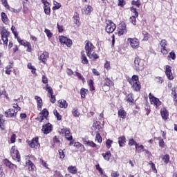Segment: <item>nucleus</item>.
Returning <instances> with one entry per match:
<instances>
[{
  "label": "nucleus",
  "instance_id": "a18cd8bd",
  "mask_svg": "<svg viewBox=\"0 0 177 177\" xmlns=\"http://www.w3.org/2000/svg\"><path fill=\"white\" fill-rule=\"evenodd\" d=\"M53 113H54V115H55L57 120L60 121L62 120V115H59V112H57V111H56V110H54Z\"/></svg>",
  "mask_w": 177,
  "mask_h": 177
},
{
  "label": "nucleus",
  "instance_id": "412c9836",
  "mask_svg": "<svg viewBox=\"0 0 177 177\" xmlns=\"http://www.w3.org/2000/svg\"><path fill=\"white\" fill-rule=\"evenodd\" d=\"M35 99L37 100V109L41 111L42 110V99L41 97H38L37 95L35 96Z\"/></svg>",
  "mask_w": 177,
  "mask_h": 177
},
{
  "label": "nucleus",
  "instance_id": "338daca9",
  "mask_svg": "<svg viewBox=\"0 0 177 177\" xmlns=\"http://www.w3.org/2000/svg\"><path fill=\"white\" fill-rule=\"evenodd\" d=\"M156 82H159V84H162V82H163L162 77H157L156 78Z\"/></svg>",
  "mask_w": 177,
  "mask_h": 177
},
{
  "label": "nucleus",
  "instance_id": "603ef678",
  "mask_svg": "<svg viewBox=\"0 0 177 177\" xmlns=\"http://www.w3.org/2000/svg\"><path fill=\"white\" fill-rule=\"evenodd\" d=\"M107 149H110L111 147V145H113V140L108 139L106 142Z\"/></svg>",
  "mask_w": 177,
  "mask_h": 177
},
{
  "label": "nucleus",
  "instance_id": "f704fd0d",
  "mask_svg": "<svg viewBox=\"0 0 177 177\" xmlns=\"http://www.w3.org/2000/svg\"><path fill=\"white\" fill-rule=\"evenodd\" d=\"M127 100L129 103H131V104H133V95L132 93L129 94L127 96Z\"/></svg>",
  "mask_w": 177,
  "mask_h": 177
},
{
  "label": "nucleus",
  "instance_id": "e2e57ef3",
  "mask_svg": "<svg viewBox=\"0 0 177 177\" xmlns=\"http://www.w3.org/2000/svg\"><path fill=\"white\" fill-rule=\"evenodd\" d=\"M42 82L43 84H48V77H46V76H42Z\"/></svg>",
  "mask_w": 177,
  "mask_h": 177
},
{
  "label": "nucleus",
  "instance_id": "8fccbe9b",
  "mask_svg": "<svg viewBox=\"0 0 177 177\" xmlns=\"http://www.w3.org/2000/svg\"><path fill=\"white\" fill-rule=\"evenodd\" d=\"M131 3H132V5H134L135 6H137V8L140 7V0L132 1Z\"/></svg>",
  "mask_w": 177,
  "mask_h": 177
},
{
  "label": "nucleus",
  "instance_id": "5fc2aeb1",
  "mask_svg": "<svg viewBox=\"0 0 177 177\" xmlns=\"http://www.w3.org/2000/svg\"><path fill=\"white\" fill-rule=\"evenodd\" d=\"M75 73L76 74L75 75H76V77H77L79 80H82L84 81V77H82V75H81V73H78L77 71H76Z\"/></svg>",
  "mask_w": 177,
  "mask_h": 177
},
{
  "label": "nucleus",
  "instance_id": "c85d7f7f",
  "mask_svg": "<svg viewBox=\"0 0 177 177\" xmlns=\"http://www.w3.org/2000/svg\"><path fill=\"white\" fill-rule=\"evenodd\" d=\"M125 142H126L125 136H122L118 138V143H119L120 147H124V146L125 145Z\"/></svg>",
  "mask_w": 177,
  "mask_h": 177
},
{
  "label": "nucleus",
  "instance_id": "9d476101",
  "mask_svg": "<svg viewBox=\"0 0 177 177\" xmlns=\"http://www.w3.org/2000/svg\"><path fill=\"white\" fill-rule=\"evenodd\" d=\"M127 42L133 49H138L139 48V40L136 38H129Z\"/></svg>",
  "mask_w": 177,
  "mask_h": 177
},
{
  "label": "nucleus",
  "instance_id": "774afa93",
  "mask_svg": "<svg viewBox=\"0 0 177 177\" xmlns=\"http://www.w3.org/2000/svg\"><path fill=\"white\" fill-rule=\"evenodd\" d=\"M65 155H64V152L63 151V150H59V158H64Z\"/></svg>",
  "mask_w": 177,
  "mask_h": 177
},
{
  "label": "nucleus",
  "instance_id": "f03ea898",
  "mask_svg": "<svg viewBox=\"0 0 177 177\" xmlns=\"http://www.w3.org/2000/svg\"><path fill=\"white\" fill-rule=\"evenodd\" d=\"M13 108L15 109H10L5 112L6 117H7L8 118L16 117V115H17V111H20V110H21V108H20L19 106V104H17V103L16 102L13 103Z\"/></svg>",
  "mask_w": 177,
  "mask_h": 177
},
{
  "label": "nucleus",
  "instance_id": "864d4df0",
  "mask_svg": "<svg viewBox=\"0 0 177 177\" xmlns=\"http://www.w3.org/2000/svg\"><path fill=\"white\" fill-rule=\"evenodd\" d=\"M133 145H135V146H136V145H138V143L133 139H130L129 142V145L133 146Z\"/></svg>",
  "mask_w": 177,
  "mask_h": 177
},
{
  "label": "nucleus",
  "instance_id": "2eb2a0df",
  "mask_svg": "<svg viewBox=\"0 0 177 177\" xmlns=\"http://www.w3.org/2000/svg\"><path fill=\"white\" fill-rule=\"evenodd\" d=\"M61 132L64 133L65 138L67 140H73V136H71V133L68 129L64 128L61 130Z\"/></svg>",
  "mask_w": 177,
  "mask_h": 177
},
{
  "label": "nucleus",
  "instance_id": "37998d69",
  "mask_svg": "<svg viewBox=\"0 0 177 177\" xmlns=\"http://www.w3.org/2000/svg\"><path fill=\"white\" fill-rule=\"evenodd\" d=\"M86 92H88V90H86L84 88H82L80 91V95H81V97L82 99H85V94L86 93Z\"/></svg>",
  "mask_w": 177,
  "mask_h": 177
},
{
  "label": "nucleus",
  "instance_id": "6e6552de",
  "mask_svg": "<svg viewBox=\"0 0 177 177\" xmlns=\"http://www.w3.org/2000/svg\"><path fill=\"white\" fill-rule=\"evenodd\" d=\"M149 97L151 102V104H153L156 109H158V106H161L160 100L158 98L154 97V95H151V93H149Z\"/></svg>",
  "mask_w": 177,
  "mask_h": 177
},
{
  "label": "nucleus",
  "instance_id": "72a5a7b5",
  "mask_svg": "<svg viewBox=\"0 0 177 177\" xmlns=\"http://www.w3.org/2000/svg\"><path fill=\"white\" fill-rule=\"evenodd\" d=\"M68 171H69V172L71 174H77V167H75V166H70L68 168Z\"/></svg>",
  "mask_w": 177,
  "mask_h": 177
},
{
  "label": "nucleus",
  "instance_id": "f8f14e48",
  "mask_svg": "<svg viewBox=\"0 0 177 177\" xmlns=\"http://www.w3.org/2000/svg\"><path fill=\"white\" fill-rule=\"evenodd\" d=\"M171 67L169 65L165 66V75L166 77L168 78V80H170V81H172L174 80V75L172 74Z\"/></svg>",
  "mask_w": 177,
  "mask_h": 177
},
{
  "label": "nucleus",
  "instance_id": "e433bc0d",
  "mask_svg": "<svg viewBox=\"0 0 177 177\" xmlns=\"http://www.w3.org/2000/svg\"><path fill=\"white\" fill-rule=\"evenodd\" d=\"M136 149L138 153H142V151H143V150H145V146L139 145V144H136Z\"/></svg>",
  "mask_w": 177,
  "mask_h": 177
},
{
  "label": "nucleus",
  "instance_id": "09e8293b",
  "mask_svg": "<svg viewBox=\"0 0 177 177\" xmlns=\"http://www.w3.org/2000/svg\"><path fill=\"white\" fill-rule=\"evenodd\" d=\"M130 9H131V12H132V13L134 14L133 16H136V17H138V16H139V12H138V11H136V8L131 7Z\"/></svg>",
  "mask_w": 177,
  "mask_h": 177
},
{
  "label": "nucleus",
  "instance_id": "4468645a",
  "mask_svg": "<svg viewBox=\"0 0 177 177\" xmlns=\"http://www.w3.org/2000/svg\"><path fill=\"white\" fill-rule=\"evenodd\" d=\"M28 145L32 149H38V147H39V144L38 143V137H36L31 141H29Z\"/></svg>",
  "mask_w": 177,
  "mask_h": 177
},
{
  "label": "nucleus",
  "instance_id": "13d9d810",
  "mask_svg": "<svg viewBox=\"0 0 177 177\" xmlns=\"http://www.w3.org/2000/svg\"><path fill=\"white\" fill-rule=\"evenodd\" d=\"M88 85H89L91 91H95V87H93V80H90Z\"/></svg>",
  "mask_w": 177,
  "mask_h": 177
},
{
  "label": "nucleus",
  "instance_id": "6e6d98bb",
  "mask_svg": "<svg viewBox=\"0 0 177 177\" xmlns=\"http://www.w3.org/2000/svg\"><path fill=\"white\" fill-rule=\"evenodd\" d=\"M88 146H90L91 147H93V148H97V145H96L95 142H93V141H90L88 142Z\"/></svg>",
  "mask_w": 177,
  "mask_h": 177
},
{
  "label": "nucleus",
  "instance_id": "7ed1b4c3",
  "mask_svg": "<svg viewBox=\"0 0 177 177\" xmlns=\"http://www.w3.org/2000/svg\"><path fill=\"white\" fill-rule=\"evenodd\" d=\"M133 66L136 71H143V70H145V61L136 57L134 59Z\"/></svg>",
  "mask_w": 177,
  "mask_h": 177
},
{
  "label": "nucleus",
  "instance_id": "1a4fd4ad",
  "mask_svg": "<svg viewBox=\"0 0 177 177\" xmlns=\"http://www.w3.org/2000/svg\"><path fill=\"white\" fill-rule=\"evenodd\" d=\"M40 117L37 118V121L39 122H44V120H48V115H49V111L46 109H43V111L39 113Z\"/></svg>",
  "mask_w": 177,
  "mask_h": 177
},
{
  "label": "nucleus",
  "instance_id": "0eeeda50",
  "mask_svg": "<svg viewBox=\"0 0 177 177\" xmlns=\"http://www.w3.org/2000/svg\"><path fill=\"white\" fill-rule=\"evenodd\" d=\"M10 154L14 161H17V162H20V153H19V151L17 149H15V147H12L11 148Z\"/></svg>",
  "mask_w": 177,
  "mask_h": 177
},
{
  "label": "nucleus",
  "instance_id": "5701e85b",
  "mask_svg": "<svg viewBox=\"0 0 177 177\" xmlns=\"http://www.w3.org/2000/svg\"><path fill=\"white\" fill-rule=\"evenodd\" d=\"M114 85V83L113 81H111L109 77H106L104 80V84L103 85V88H105V86H108V88H110V86Z\"/></svg>",
  "mask_w": 177,
  "mask_h": 177
},
{
  "label": "nucleus",
  "instance_id": "b1692460",
  "mask_svg": "<svg viewBox=\"0 0 177 177\" xmlns=\"http://www.w3.org/2000/svg\"><path fill=\"white\" fill-rule=\"evenodd\" d=\"M4 164L5 165H6V167H8L9 168H10L11 169H13V168H17V166L15 164H12V162H10V161H9L8 159H6L4 160Z\"/></svg>",
  "mask_w": 177,
  "mask_h": 177
},
{
  "label": "nucleus",
  "instance_id": "473e14b6",
  "mask_svg": "<svg viewBox=\"0 0 177 177\" xmlns=\"http://www.w3.org/2000/svg\"><path fill=\"white\" fill-rule=\"evenodd\" d=\"M95 142H97L98 143H102V142H103V140L102 139V136H100L99 131H96V136H95Z\"/></svg>",
  "mask_w": 177,
  "mask_h": 177
},
{
  "label": "nucleus",
  "instance_id": "4d7b16f0",
  "mask_svg": "<svg viewBox=\"0 0 177 177\" xmlns=\"http://www.w3.org/2000/svg\"><path fill=\"white\" fill-rule=\"evenodd\" d=\"M10 142L11 143H15L16 142V134H12L10 138Z\"/></svg>",
  "mask_w": 177,
  "mask_h": 177
},
{
  "label": "nucleus",
  "instance_id": "ddd939ff",
  "mask_svg": "<svg viewBox=\"0 0 177 177\" xmlns=\"http://www.w3.org/2000/svg\"><path fill=\"white\" fill-rule=\"evenodd\" d=\"M125 32H127V26L125 25V24H120L118 28V35H124Z\"/></svg>",
  "mask_w": 177,
  "mask_h": 177
},
{
  "label": "nucleus",
  "instance_id": "ea45409f",
  "mask_svg": "<svg viewBox=\"0 0 177 177\" xmlns=\"http://www.w3.org/2000/svg\"><path fill=\"white\" fill-rule=\"evenodd\" d=\"M169 155L166 154L165 156H163V157L162 158V161L165 162V164H168V162H169Z\"/></svg>",
  "mask_w": 177,
  "mask_h": 177
},
{
  "label": "nucleus",
  "instance_id": "f257e3e1",
  "mask_svg": "<svg viewBox=\"0 0 177 177\" xmlns=\"http://www.w3.org/2000/svg\"><path fill=\"white\" fill-rule=\"evenodd\" d=\"M128 81L131 85V88L133 89V91H136V92L140 91L142 86L139 82V76L134 75L132 76L131 79L129 80Z\"/></svg>",
  "mask_w": 177,
  "mask_h": 177
},
{
  "label": "nucleus",
  "instance_id": "7c9ffc66",
  "mask_svg": "<svg viewBox=\"0 0 177 177\" xmlns=\"http://www.w3.org/2000/svg\"><path fill=\"white\" fill-rule=\"evenodd\" d=\"M26 165L28 167L29 171H34V168H35V165L30 160H28L26 162Z\"/></svg>",
  "mask_w": 177,
  "mask_h": 177
},
{
  "label": "nucleus",
  "instance_id": "39448f33",
  "mask_svg": "<svg viewBox=\"0 0 177 177\" xmlns=\"http://www.w3.org/2000/svg\"><path fill=\"white\" fill-rule=\"evenodd\" d=\"M84 49L86 50V53L88 57H91L92 52L95 51V46H93V44L91 41H86Z\"/></svg>",
  "mask_w": 177,
  "mask_h": 177
},
{
  "label": "nucleus",
  "instance_id": "20e7f679",
  "mask_svg": "<svg viewBox=\"0 0 177 177\" xmlns=\"http://www.w3.org/2000/svg\"><path fill=\"white\" fill-rule=\"evenodd\" d=\"M0 34L1 35V39L4 44V45H8V37H9V35H10V32H9V31H8V30H6V28H5V27H1L0 28Z\"/></svg>",
  "mask_w": 177,
  "mask_h": 177
},
{
  "label": "nucleus",
  "instance_id": "423d86ee",
  "mask_svg": "<svg viewBox=\"0 0 177 177\" xmlns=\"http://www.w3.org/2000/svg\"><path fill=\"white\" fill-rule=\"evenodd\" d=\"M115 28H117V26L114 22H112L111 20L106 21L105 30L108 34H112V32H114Z\"/></svg>",
  "mask_w": 177,
  "mask_h": 177
},
{
  "label": "nucleus",
  "instance_id": "c756f323",
  "mask_svg": "<svg viewBox=\"0 0 177 177\" xmlns=\"http://www.w3.org/2000/svg\"><path fill=\"white\" fill-rule=\"evenodd\" d=\"M74 23L76 26H80V14L78 12H75L73 15Z\"/></svg>",
  "mask_w": 177,
  "mask_h": 177
},
{
  "label": "nucleus",
  "instance_id": "393cba45",
  "mask_svg": "<svg viewBox=\"0 0 177 177\" xmlns=\"http://www.w3.org/2000/svg\"><path fill=\"white\" fill-rule=\"evenodd\" d=\"M102 156L106 161H110V158H111V152L107 151L105 153H102Z\"/></svg>",
  "mask_w": 177,
  "mask_h": 177
},
{
  "label": "nucleus",
  "instance_id": "c03bdc74",
  "mask_svg": "<svg viewBox=\"0 0 177 177\" xmlns=\"http://www.w3.org/2000/svg\"><path fill=\"white\" fill-rule=\"evenodd\" d=\"M138 17H136V15H133L132 17H130V21L133 24V26H136V18Z\"/></svg>",
  "mask_w": 177,
  "mask_h": 177
},
{
  "label": "nucleus",
  "instance_id": "cd10ccee",
  "mask_svg": "<svg viewBox=\"0 0 177 177\" xmlns=\"http://www.w3.org/2000/svg\"><path fill=\"white\" fill-rule=\"evenodd\" d=\"M3 115L0 114V128L2 131L5 129V119Z\"/></svg>",
  "mask_w": 177,
  "mask_h": 177
},
{
  "label": "nucleus",
  "instance_id": "3c124183",
  "mask_svg": "<svg viewBox=\"0 0 177 177\" xmlns=\"http://www.w3.org/2000/svg\"><path fill=\"white\" fill-rule=\"evenodd\" d=\"M168 57L169 59H172V60H175V59H176V55H175V53L171 52L168 55Z\"/></svg>",
  "mask_w": 177,
  "mask_h": 177
},
{
  "label": "nucleus",
  "instance_id": "9b49d317",
  "mask_svg": "<svg viewBox=\"0 0 177 177\" xmlns=\"http://www.w3.org/2000/svg\"><path fill=\"white\" fill-rule=\"evenodd\" d=\"M59 40L61 44H63L64 45H66L68 48H70L71 45H73V41L71 39L64 37V36H59Z\"/></svg>",
  "mask_w": 177,
  "mask_h": 177
},
{
  "label": "nucleus",
  "instance_id": "680f3d73",
  "mask_svg": "<svg viewBox=\"0 0 177 177\" xmlns=\"http://www.w3.org/2000/svg\"><path fill=\"white\" fill-rule=\"evenodd\" d=\"M118 6H124V5H125V1H124V0H118Z\"/></svg>",
  "mask_w": 177,
  "mask_h": 177
},
{
  "label": "nucleus",
  "instance_id": "aec40b11",
  "mask_svg": "<svg viewBox=\"0 0 177 177\" xmlns=\"http://www.w3.org/2000/svg\"><path fill=\"white\" fill-rule=\"evenodd\" d=\"M92 10H93L92 6H86L85 8L82 10V12L83 15H89Z\"/></svg>",
  "mask_w": 177,
  "mask_h": 177
},
{
  "label": "nucleus",
  "instance_id": "bf43d9fd",
  "mask_svg": "<svg viewBox=\"0 0 177 177\" xmlns=\"http://www.w3.org/2000/svg\"><path fill=\"white\" fill-rule=\"evenodd\" d=\"M66 74H68V75H73V74H74V71H73V70H71L70 68H67Z\"/></svg>",
  "mask_w": 177,
  "mask_h": 177
},
{
  "label": "nucleus",
  "instance_id": "2f4dec72",
  "mask_svg": "<svg viewBox=\"0 0 177 177\" xmlns=\"http://www.w3.org/2000/svg\"><path fill=\"white\" fill-rule=\"evenodd\" d=\"M118 116L120 118L124 119L127 117V112H125L124 109H120L118 111Z\"/></svg>",
  "mask_w": 177,
  "mask_h": 177
},
{
  "label": "nucleus",
  "instance_id": "052dcab7",
  "mask_svg": "<svg viewBox=\"0 0 177 177\" xmlns=\"http://www.w3.org/2000/svg\"><path fill=\"white\" fill-rule=\"evenodd\" d=\"M111 176L112 177H119L120 174L118 171H112Z\"/></svg>",
  "mask_w": 177,
  "mask_h": 177
},
{
  "label": "nucleus",
  "instance_id": "49530a36",
  "mask_svg": "<svg viewBox=\"0 0 177 177\" xmlns=\"http://www.w3.org/2000/svg\"><path fill=\"white\" fill-rule=\"evenodd\" d=\"M44 32L46 34V35H47L48 39H50V38H52V35H53V34H52V33L50 32V30H48V29H45Z\"/></svg>",
  "mask_w": 177,
  "mask_h": 177
},
{
  "label": "nucleus",
  "instance_id": "de8ad7c7",
  "mask_svg": "<svg viewBox=\"0 0 177 177\" xmlns=\"http://www.w3.org/2000/svg\"><path fill=\"white\" fill-rule=\"evenodd\" d=\"M142 35L144 36L143 41H149V37L150 35H149V33H147V32L143 31Z\"/></svg>",
  "mask_w": 177,
  "mask_h": 177
},
{
  "label": "nucleus",
  "instance_id": "4c0bfd02",
  "mask_svg": "<svg viewBox=\"0 0 177 177\" xmlns=\"http://www.w3.org/2000/svg\"><path fill=\"white\" fill-rule=\"evenodd\" d=\"M44 12L49 15H50V7L49 6V5H46L44 6Z\"/></svg>",
  "mask_w": 177,
  "mask_h": 177
},
{
  "label": "nucleus",
  "instance_id": "58836bf2",
  "mask_svg": "<svg viewBox=\"0 0 177 177\" xmlns=\"http://www.w3.org/2000/svg\"><path fill=\"white\" fill-rule=\"evenodd\" d=\"M44 89L50 95H53V89H52V87L49 86L48 84H46V86L44 88Z\"/></svg>",
  "mask_w": 177,
  "mask_h": 177
},
{
  "label": "nucleus",
  "instance_id": "69168bd1",
  "mask_svg": "<svg viewBox=\"0 0 177 177\" xmlns=\"http://www.w3.org/2000/svg\"><path fill=\"white\" fill-rule=\"evenodd\" d=\"M159 146H160V147H164V146H165L164 140H162V138H160V139L159 140Z\"/></svg>",
  "mask_w": 177,
  "mask_h": 177
},
{
  "label": "nucleus",
  "instance_id": "a19ab883",
  "mask_svg": "<svg viewBox=\"0 0 177 177\" xmlns=\"http://www.w3.org/2000/svg\"><path fill=\"white\" fill-rule=\"evenodd\" d=\"M1 20L3 23H5L6 24L8 19V16H6V14H5V12H1Z\"/></svg>",
  "mask_w": 177,
  "mask_h": 177
},
{
  "label": "nucleus",
  "instance_id": "0e129e2a",
  "mask_svg": "<svg viewBox=\"0 0 177 177\" xmlns=\"http://www.w3.org/2000/svg\"><path fill=\"white\" fill-rule=\"evenodd\" d=\"M25 46H27L28 52H31V44H30V42H26V44L25 45Z\"/></svg>",
  "mask_w": 177,
  "mask_h": 177
},
{
  "label": "nucleus",
  "instance_id": "4be33fe9",
  "mask_svg": "<svg viewBox=\"0 0 177 177\" xmlns=\"http://www.w3.org/2000/svg\"><path fill=\"white\" fill-rule=\"evenodd\" d=\"M58 106L61 109H67L68 105L67 104V102L66 100H59L58 101Z\"/></svg>",
  "mask_w": 177,
  "mask_h": 177
},
{
  "label": "nucleus",
  "instance_id": "f3484780",
  "mask_svg": "<svg viewBox=\"0 0 177 177\" xmlns=\"http://www.w3.org/2000/svg\"><path fill=\"white\" fill-rule=\"evenodd\" d=\"M161 52L162 55H168V50L167 49V40L162 39L160 41Z\"/></svg>",
  "mask_w": 177,
  "mask_h": 177
},
{
  "label": "nucleus",
  "instance_id": "6ab92c4d",
  "mask_svg": "<svg viewBox=\"0 0 177 177\" xmlns=\"http://www.w3.org/2000/svg\"><path fill=\"white\" fill-rule=\"evenodd\" d=\"M160 114L162 120H168V117L169 115V113H168V110L165 108H162L160 109Z\"/></svg>",
  "mask_w": 177,
  "mask_h": 177
},
{
  "label": "nucleus",
  "instance_id": "a878e982",
  "mask_svg": "<svg viewBox=\"0 0 177 177\" xmlns=\"http://www.w3.org/2000/svg\"><path fill=\"white\" fill-rule=\"evenodd\" d=\"M81 59L83 64H88V58H86V55H85V52L84 51L81 52Z\"/></svg>",
  "mask_w": 177,
  "mask_h": 177
},
{
  "label": "nucleus",
  "instance_id": "a211bd4d",
  "mask_svg": "<svg viewBox=\"0 0 177 177\" xmlns=\"http://www.w3.org/2000/svg\"><path fill=\"white\" fill-rule=\"evenodd\" d=\"M49 59V53L45 51L39 57V60L40 62H42L44 64H46V60Z\"/></svg>",
  "mask_w": 177,
  "mask_h": 177
},
{
  "label": "nucleus",
  "instance_id": "bb28decb",
  "mask_svg": "<svg viewBox=\"0 0 177 177\" xmlns=\"http://www.w3.org/2000/svg\"><path fill=\"white\" fill-rule=\"evenodd\" d=\"M93 127L94 129H95V132L98 131V132H100V129H102V126L100 125V122H94Z\"/></svg>",
  "mask_w": 177,
  "mask_h": 177
},
{
  "label": "nucleus",
  "instance_id": "c9c22d12",
  "mask_svg": "<svg viewBox=\"0 0 177 177\" xmlns=\"http://www.w3.org/2000/svg\"><path fill=\"white\" fill-rule=\"evenodd\" d=\"M72 114L73 117H80V111H78V108H73L72 110Z\"/></svg>",
  "mask_w": 177,
  "mask_h": 177
},
{
  "label": "nucleus",
  "instance_id": "79ce46f5",
  "mask_svg": "<svg viewBox=\"0 0 177 177\" xmlns=\"http://www.w3.org/2000/svg\"><path fill=\"white\" fill-rule=\"evenodd\" d=\"M88 57L89 59H93V60H96V59H99V55L94 51L91 53V56Z\"/></svg>",
  "mask_w": 177,
  "mask_h": 177
},
{
  "label": "nucleus",
  "instance_id": "dca6fc26",
  "mask_svg": "<svg viewBox=\"0 0 177 177\" xmlns=\"http://www.w3.org/2000/svg\"><path fill=\"white\" fill-rule=\"evenodd\" d=\"M41 131L45 135H48V133H50V132H52V124H50V123H48L44 125L42 127Z\"/></svg>",
  "mask_w": 177,
  "mask_h": 177
}]
</instances>
